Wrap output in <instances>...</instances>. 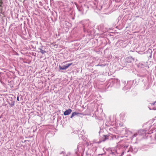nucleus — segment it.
Wrapping results in <instances>:
<instances>
[{
    "label": "nucleus",
    "mask_w": 156,
    "mask_h": 156,
    "mask_svg": "<svg viewBox=\"0 0 156 156\" xmlns=\"http://www.w3.org/2000/svg\"><path fill=\"white\" fill-rule=\"evenodd\" d=\"M72 63H69L66 65V66H65L63 67H62L61 66L59 65V67L60 69L61 70H65L67 69L69 66L71 65Z\"/></svg>",
    "instance_id": "f257e3e1"
},
{
    "label": "nucleus",
    "mask_w": 156,
    "mask_h": 156,
    "mask_svg": "<svg viewBox=\"0 0 156 156\" xmlns=\"http://www.w3.org/2000/svg\"><path fill=\"white\" fill-rule=\"evenodd\" d=\"M72 112L71 109H69L66 110L64 112V115H66L70 114Z\"/></svg>",
    "instance_id": "f03ea898"
},
{
    "label": "nucleus",
    "mask_w": 156,
    "mask_h": 156,
    "mask_svg": "<svg viewBox=\"0 0 156 156\" xmlns=\"http://www.w3.org/2000/svg\"><path fill=\"white\" fill-rule=\"evenodd\" d=\"M80 114V113H76L75 112H74L72 113L71 116V118H72L73 116L76 115H77L78 114Z\"/></svg>",
    "instance_id": "7ed1b4c3"
},
{
    "label": "nucleus",
    "mask_w": 156,
    "mask_h": 156,
    "mask_svg": "<svg viewBox=\"0 0 156 156\" xmlns=\"http://www.w3.org/2000/svg\"><path fill=\"white\" fill-rule=\"evenodd\" d=\"M40 50L42 54H44L46 52L45 51L43 50L42 49H40Z\"/></svg>",
    "instance_id": "20e7f679"
},
{
    "label": "nucleus",
    "mask_w": 156,
    "mask_h": 156,
    "mask_svg": "<svg viewBox=\"0 0 156 156\" xmlns=\"http://www.w3.org/2000/svg\"><path fill=\"white\" fill-rule=\"evenodd\" d=\"M17 100L18 101H19V97H17Z\"/></svg>",
    "instance_id": "39448f33"
},
{
    "label": "nucleus",
    "mask_w": 156,
    "mask_h": 156,
    "mask_svg": "<svg viewBox=\"0 0 156 156\" xmlns=\"http://www.w3.org/2000/svg\"><path fill=\"white\" fill-rule=\"evenodd\" d=\"M156 101H155L154 103L151 104L154 105L155 104V103H156Z\"/></svg>",
    "instance_id": "423d86ee"
},
{
    "label": "nucleus",
    "mask_w": 156,
    "mask_h": 156,
    "mask_svg": "<svg viewBox=\"0 0 156 156\" xmlns=\"http://www.w3.org/2000/svg\"><path fill=\"white\" fill-rule=\"evenodd\" d=\"M105 137L106 138V139H107L108 138H107V136H105Z\"/></svg>",
    "instance_id": "0eeeda50"
}]
</instances>
